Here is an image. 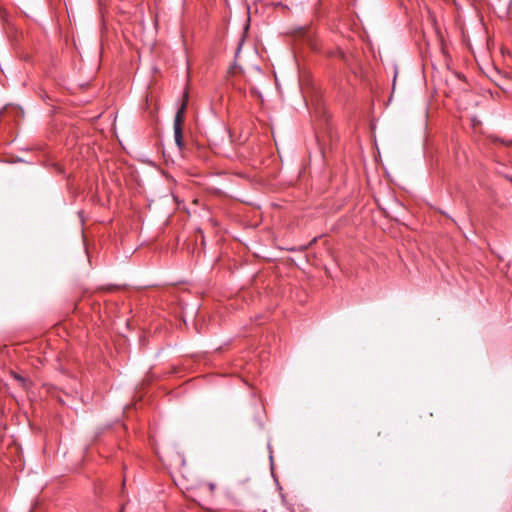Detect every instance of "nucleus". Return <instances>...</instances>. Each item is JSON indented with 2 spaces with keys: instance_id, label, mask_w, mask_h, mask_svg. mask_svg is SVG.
<instances>
[{
  "instance_id": "obj_3",
  "label": "nucleus",
  "mask_w": 512,
  "mask_h": 512,
  "mask_svg": "<svg viewBox=\"0 0 512 512\" xmlns=\"http://www.w3.org/2000/svg\"><path fill=\"white\" fill-rule=\"evenodd\" d=\"M208 487L211 492H213L215 490V484H213V483H209Z\"/></svg>"
},
{
  "instance_id": "obj_1",
  "label": "nucleus",
  "mask_w": 512,
  "mask_h": 512,
  "mask_svg": "<svg viewBox=\"0 0 512 512\" xmlns=\"http://www.w3.org/2000/svg\"><path fill=\"white\" fill-rule=\"evenodd\" d=\"M185 111H186V103H182L176 112V115L174 118V124H173L175 142L180 150H182L184 148L182 125H183L184 119H185Z\"/></svg>"
},
{
  "instance_id": "obj_2",
  "label": "nucleus",
  "mask_w": 512,
  "mask_h": 512,
  "mask_svg": "<svg viewBox=\"0 0 512 512\" xmlns=\"http://www.w3.org/2000/svg\"><path fill=\"white\" fill-rule=\"evenodd\" d=\"M397 75H398V69L396 66H394V72H393V81H392V88H391V96L392 98L396 92L397 89Z\"/></svg>"
}]
</instances>
